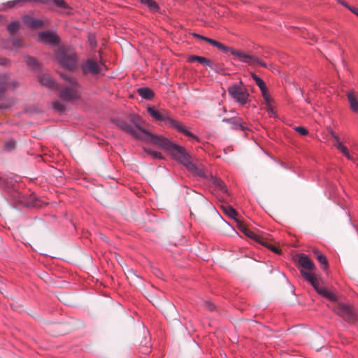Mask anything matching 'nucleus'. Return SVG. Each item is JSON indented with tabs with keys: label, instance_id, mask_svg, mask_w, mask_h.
I'll use <instances>...</instances> for the list:
<instances>
[{
	"label": "nucleus",
	"instance_id": "obj_41",
	"mask_svg": "<svg viewBox=\"0 0 358 358\" xmlns=\"http://www.w3.org/2000/svg\"><path fill=\"white\" fill-rule=\"evenodd\" d=\"M214 308H215L214 305H213V304H211V303H209V304H208V309H209L210 310H214Z\"/></svg>",
	"mask_w": 358,
	"mask_h": 358
},
{
	"label": "nucleus",
	"instance_id": "obj_42",
	"mask_svg": "<svg viewBox=\"0 0 358 358\" xmlns=\"http://www.w3.org/2000/svg\"><path fill=\"white\" fill-rule=\"evenodd\" d=\"M338 2L345 6H348L345 1L343 0H338Z\"/></svg>",
	"mask_w": 358,
	"mask_h": 358
},
{
	"label": "nucleus",
	"instance_id": "obj_17",
	"mask_svg": "<svg viewBox=\"0 0 358 358\" xmlns=\"http://www.w3.org/2000/svg\"><path fill=\"white\" fill-rule=\"evenodd\" d=\"M189 62H198L201 64H203L206 66H209L211 65V62L209 59H208L203 57H199V56H195V55L190 56L189 58Z\"/></svg>",
	"mask_w": 358,
	"mask_h": 358
},
{
	"label": "nucleus",
	"instance_id": "obj_36",
	"mask_svg": "<svg viewBox=\"0 0 358 358\" xmlns=\"http://www.w3.org/2000/svg\"><path fill=\"white\" fill-rule=\"evenodd\" d=\"M55 3L60 7V8H65L66 7V3L64 0H53Z\"/></svg>",
	"mask_w": 358,
	"mask_h": 358
},
{
	"label": "nucleus",
	"instance_id": "obj_45",
	"mask_svg": "<svg viewBox=\"0 0 358 358\" xmlns=\"http://www.w3.org/2000/svg\"><path fill=\"white\" fill-rule=\"evenodd\" d=\"M90 43H91L92 45H95V44H96V43L94 42V41L91 40V39H90Z\"/></svg>",
	"mask_w": 358,
	"mask_h": 358
},
{
	"label": "nucleus",
	"instance_id": "obj_37",
	"mask_svg": "<svg viewBox=\"0 0 358 358\" xmlns=\"http://www.w3.org/2000/svg\"><path fill=\"white\" fill-rule=\"evenodd\" d=\"M333 138L335 141L334 145H335L336 148H337L338 146V144H343V143L341 141L340 138H339L338 134H336L333 137Z\"/></svg>",
	"mask_w": 358,
	"mask_h": 358
},
{
	"label": "nucleus",
	"instance_id": "obj_16",
	"mask_svg": "<svg viewBox=\"0 0 358 358\" xmlns=\"http://www.w3.org/2000/svg\"><path fill=\"white\" fill-rule=\"evenodd\" d=\"M138 93L142 98L147 100H150L154 96L152 90L148 87H141L138 89Z\"/></svg>",
	"mask_w": 358,
	"mask_h": 358
},
{
	"label": "nucleus",
	"instance_id": "obj_7",
	"mask_svg": "<svg viewBox=\"0 0 358 358\" xmlns=\"http://www.w3.org/2000/svg\"><path fill=\"white\" fill-rule=\"evenodd\" d=\"M38 41L50 45H56L59 42L58 36L51 31H43L38 34Z\"/></svg>",
	"mask_w": 358,
	"mask_h": 358
},
{
	"label": "nucleus",
	"instance_id": "obj_33",
	"mask_svg": "<svg viewBox=\"0 0 358 358\" xmlns=\"http://www.w3.org/2000/svg\"><path fill=\"white\" fill-rule=\"evenodd\" d=\"M22 46L20 41L18 39H13L12 41V47L10 48L15 50Z\"/></svg>",
	"mask_w": 358,
	"mask_h": 358
},
{
	"label": "nucleus",
	"instance_id": "obj_14",
	"mask_svg": "<svg viewBox=\"0 0 358 358\" xmlns=\"http://www.w3.org/2000/svg\"><path fill=\"white\" fill-rule=\"evenodd\" d=\"M41 83L48 88H55L56 83L52 79L50 75L44 74L40 78Z\"/></svg>",
	"mask_w": 358,
	"mask_h": 358
},
{
	"label": "nucleus",
	"instance_id": "obj_24",
	"mask_svg": "<svg viewBox=\"0 0 358 358\" xmlns=\"http://www.w3.org/2000/svg\"><path fill=\"white\" fill-rule=\"evenodd\" d=\"M252 79L255 80V82L256 83V84L258 85V87H259L260 90H263V88L264 87V86L266 85L264 82L263 81L262 79H261L259 76H257L256 74L255 73H252Z\"/></svg>",
	"mask_w": 358,
	"mask_h": 358
},
{
	"label": "nucleus",
	"instance_id": "obj_29",
	"mask_svg": "<svg viewBox=\"0 0 358 358\" xmlns=\"http://www.w3.org/2000/svg\"><path fill=\"white\" fill-rule=\"evenodd\" d=\"M314 288L318 294L324 296H325L327 294V292L329 291L327 289L320 287L319 284Z\"/></svg>",
	"mask_w": 358,
	"mask_h": 358
},
{
	"label": "nucleus",
	"instance_id": "obj_43",
	"mask_svg": "<svg viewBox=\"0 0 358 358\" xmlns=\"http://www.w3.org/2000/svg\"><path fill=\"white\" fill-rule=\"evenodd\" d=\"M6 60L5 59H0V64H4Z\"/></svg>",
	"mask_w": 358,
	"mask_h": 358
},
{
	"label": "nucleus",
	"instance_id": "obj_22",
	"mask_svg": "<svg viewBox=\"0 0 358 358\" xmlns=\"http://www.w3.org/2000/svg\"><path fill=\"white\" fill-rule=\"evenodd\" d=\"M224 212L230 217L235 218L237 215L236 210L231 206H226L222 207Z\"/></svg>",
	"mask_w": 358,
	"mask_h": 358
},
{
	"label": "nucleus",
	"instance_id": "obj_3",
	"mask_svg": "<svg viewBox=\"0 0 358 358\" xmlns=\"http://www.w3.org/2000/svg\"><path fill=\"white\" fill-rule=\"evenodd\" d=\"M66 81L65 85L59 90V96L63 100L75 101L80 99L82 89L76 79L72 76L61 74Z\"/></svg>",
	"mask_w": 358,
	"mask_h": 358
},
{
	"label": "nucleus",
	"instance_id": "obj_12",
	"mask_svg": "<svg viewBox=\"0 0 358 358\" xmlns=\"http://www.w3.org/2000/svg\"><path fill=\"white\" fill-rule=\"evenodd\" d=\"M299 263L303 268L308 270H313L315 268L313 262L304 254L299 255Z\"/></svg>",
	"mask_w": 358,
	"mask_h": 358
},
{
	"label": "nucleus",
	"instance_id": "obj_27",
	"mask_svg": "<svg viewBox=\"0 0 358 358\" xmlns=\"http://www.w3.org/2000/svg\"><path fill=\"white\" fill-rule=\"evenodd\" d=\"M145 151L154 159H162V155L159 152L145 149Z\"/></svg>",
	"mask_w": 358,
	"mask_h": 358
},
{
	"label": "nucleus",
	"instance_id": "obj_10",
	"mask_svg": "<svg viewBox=\"0 0 358 358\" xmlns=\"http://www.w3.org/2000/svg\"><path fill=\"white\" fill-rule=\"evenodd\" d=\"M336 313L344 318L350 319L352 315L350 307L345 303H338L336 310Z\"/></svg>",
	"mask_w": 358,
	"mask_h": 358
},
{
	"label": "nucleus",
	"instance_id": "obj_40",
	"mask_svg": "<svg viewBox=\"0 0 358 358\" xmlns=\"http://www.w3.org/2000/svg\"><path fill=\"white\" fill-rule=\"evenodd\" d=\"M328 131L332 138L336 134L331 128H328Z\"/></svg>",
	"mask_w": 358,
	"mask_h": 358
},
{
	"label": "nucleus",
	"instance_id": "obj_4",
	"mask_svg": "<svg viewBox=\"0 0 358 358\" xmlns=\"http://www.w3.org/2000/svg\"><path fill=\"white\" fill-rule=\"evenodd\" d=\"M57 61L64 68L73 71L77 66V57L72 48H61L55 55Z\"/></svg>",
	"mask_w": 358,
	"mask_h": 358
},
{
	"label": "nucleus",
	"instance_id": "obj_38",
	"mask_svg": "<svg viewBox=\"0 0 358 358\" xmlns=\"http://www.w3.org/2000/svg\"><path fill=\"white\" fill-rule=\"evenodd\" d=\"M325 297L330 299L331 301H335L336 299V296L329 291H328L327 294L325 296Z\"/></svg>",
	"mask_w": 358,
	"mask_h": 358
},
{
	"label": "nucleus",
	"instance_id": "obj_23",
	"mask_svg": "<svg viewBox=\"0 0 358 358\" xmlns=\"http://www.w3.org/2000/svg\"><path fill=\"white\" fill-rule=\"evenodd\" d=\"M142 3L146 4L152 10H157L158 6L153 0H141Z\"/></svg>",
	"mask_w": 358,
	"mask_h": 358
},
{
	"label": "nucleus",
	"instance_id": "obj_26",
	"mask_svg": "<svg viewBox=\"0 0 358 358\" xmlns=\"http://www.w3.org/2000/svg\"><path fill=\"white\" fill-rule=\"evenodd\" d=\"M18 29H19V24L16 22L10 23L8 25V29L11 34H13L14 33H15Z\"/></svg>",
	"mask_w": 358,
	"mask_h": 358
},
{
	"label": "nucleus",
	"instance_id": "obj_13",
	"mask_svg": "<svg viewBox=\"0 0 358 358\" xmlns=\"http://www.w3.org/2000/svg\"><path fill=\"white\" fill-rule=\"evenodd\" d=\"M348 100L349 101L350 108L354 112L358 111V100L357 97L353 92H349L347 94Z\"/></svg>",
	"mask_w": 358,
	"mask_h": 358
},
{
	"label": "nucleus",
	"instance_id": "obj_15",
	"mask_svg": "<svg viewBox=\"0 0 358 358\" xmlns=\"http://www.w3.org/2000/svg\"><path fill=\"white\" fill-rule=\"evenodd\" d=\"M301 273L303 277L313 285V287H315L319 284V282L314 273L304 271H301Z\"/></svg>",
	"mask_w": 358,
	"mask_h": 358
},
{
	"label": "nucleus",
	"instance_id": "obj_9",
	"mask_svg": "<svg viewBox=\"0 0 358 358\" xmlns=\"http://www.w3.org/2000/svg\"><path fill=\"white\" fill-rule=\"evenodd\" d=\"M222 121L229 123L232 129L245 130L248 128L245 122L239 117L223 119Z\"/></svg>",
	"mask_w": 358,
	"mask_h": 358
},
{
	"label": "nucleus",
	"instance_id": "obj_25",
	"mask_svg": "<svg viewBox=\"0 0 358 358\" xmlns=\"http://www.w3.org/2000/svg\"><path fill=\"white\" fill-rule=\"evenodd\" d=\"M25 61H26V63L29 66L33 68L34 69H37V67H38V62H37V61L34 58H32V57H27Z\"/></svg>",
	"mask_w": 358,
	"mask_h": 358
},
{
	"label": "nucleus",
	"instance_id": "obj_8",
	"mask_svg": "<svg viewBox=\"0 0 358 358\" xmlns=\"http://www.w3.org/2000/svg\"><path fill=\"white\" fill-rule=\"evenodd\" d=\"M101 64L96 62L93 59H88L83 66L85 73H97L101 71Z\"/></svg>",
	"mask_w": 358,
	"mask_h": 358
},
{
	"label": "nucleus",
	"instance_id": "obj_35",
	"mask_svg": "<svg viewBox=\"0 0 358 358\" xmlns=\"http://www.w3.org/2000/svg\"><path fill=\"white\" fill-rule=\"evenodd\" d=\"M215 183H216V185L217 186V187L220 188V189L221 191H222V192L227 191L224 184L221 180H216Z\"/></svg>",
	"mask_w": 358,
	"mask_h": 358
},
{
	"label": "nucleus",
	"instance_id": "obj_18",
	"mask_svg": "<svg viewBox=\"0 0 358 358\" xmlns=\"http://www.w3.org/2000/svg\"><path fill=\"white\" fill-rule=\"evenodd\" d=\"M206 41L209 43L210 45L217 48L219 50L224 51V52H227V51L230 52V50H231V48L226 47L225 45L220 43V42H217V41H216L213 39L209 38H207Z\"/></svg>",
	"mask_w": 358,
	"mask_h": 358
},
{
	"label": "nucleus",
	"instance_id": "obj_21",
	"mask_svg": "<svg viewBox=\"0 0 358 358\" xmlns=\"http://www.w3.org/2000/svg\"><path fill=\"white\" fill-rule=\"evenodd\" d=\"M313 252L316 255L317 261L322 265H323L324 267V269H326L327 268V266H328L327 258L322 254H320L317 250H314Z\"/></svg>",
	"mask_w": 358,
	"mask_h": 358
},
{
	"label": "nucleus",
	"instance_id": "obj_28",
	"mask_svg": "<svg viewBox=\"0 0 358 358\" xmlns=\"http://www.w3.org/2000/svg\"><path fill=\"white\" fill-rule=\"evenodd\" d=\"M54 109L58 112H62L64 110V106L59 101H55L52 103Z\"/></svg>",
	"mask_w": 358,
	"mask_h": 358
},
{
	"label": "nucleus",
	"instance_id": "obj_47",
	"mask_svg": "<svg viewBox=\"0 0 358 358\" xmlns=\"http://www.w3.org/2000/svg\"><path fill=\"white\" fill-rule=\"evenodd\" d=\"M357 16H358V13H357Z\"/></svg>",
	"mask_w": 358,
	"mask_h": 358
},
{
	"label": "nucleus",
	"instance_id": "obj_44",
	"mask_svg": "<svg viewBox=\"0 0 358 358\" xmlns=\"http://www.w3.org/2000/svg\"><path fill=\"white\" fill-rule=\"evenodd\" d=\"M8 3L10 5V7H11V6H14L15 2H14V1H10V2H8Z\"/></svg>",
	"mask_w": 358,
	"mask_h": 358
},
{
	"label": "nucleus",
	"instance_id": "obj_11",
	"mask_svg": "<svg viewBox=\"0 0 358 358\" xmlns=\"http://www.w3.org/2000/svg\"><path fill=\"white\" fill-rule=\"evenodd\" d=\"M237 222V226L239 230H241L245 236L250 237V238L257 241L260 242V237L255 234L253 231L250 230L247 227L243 224L241 222L236 221Z\"/></svg>",
	"mask_w": 358,
	"mask_h": 358
},
{
	"label": "nucleus",
	"instance_id": "obj_2",
	"mask_svg": "<svg viewBox=\"0 0 358 358\" xmlns=\"http://www.w3.org/2000/svg\"><path fill=\"white\" fill-rule=\"evenodd\" d=\"M148 112L155 120L164 122L166 125L173 127L177 131L182 133L185 136H188L191 140L197 141L196 136H194L180 122L171 117L166 110H159L155 107H148Z\"/></svg>",
	"mask_w": 358,
	"mask_h": 358
},
{
	"label": "nucleus",
	"instance_id": "obj_31",
	"mask_svg": "<svg viewBox=\"0 0 358 358\" xmlns=\"http://www.w3.org/2000/svg\"><path fill=\"white\" fill-rule=\"evenodd\" d=\"M28 24L31 27H39L42 25V22L39 20H32L28 22Z\"/></svg>",
	"mask_w": 358,
	"mask_h": 358
},
{
	"label": "nucleus",
	"instance_id": "obj_34",
	"mask_svg": "<svg viewBox=\"0 0 358 358\" xmlns=\"http://www.w3.org/2000/svg\"><path fill=\"white\" fill-rule=\"evenodd\" d=\"M15 146V142L13 141H9L5 143V147L8 150H10Z\"/></svg>",
	"mask_w": 358,
	"mask_h": 358
},
{
	"label": "nucleus",
	"instance_id": "obj_30",
	"mask_svg": "<svg viewBox=\"0 0 358 358\" xmlns=\"http://www.w3.org/2000/svg\"><path fill=\"white\" fill-rule=\"evenodd\" d=\"M259 243H261L262 244L264 245L266 248H268L271 250L273 251L274 252L280 253V250L278 248H276L275 246L272 245L271 244L266 243L263 241H262L261 239H260V242Z\"/></svg>",
	"mask_w": 358,
	"mask_h": 358
},
{
	"label": "nucleus",
	"instance_id": "obj_39",
	"mask_svg": "<svg viewBox=\"0 0 358 358\" xmlns=\"http://www.w3.org/2000/svg\"><path fill=\"white\" fill-rule=\"evenodd\" d=\"M192 36L194 37V38H199V39H201V40H203L206 41L207 37H205L202 35H200L199 34H196V33H193L192 34Z\"/></svg>",
	"mask_w": 358,
	"mask_h": 358
},
{
	"label": "nucleus",
	"instance_id": "obj_20",
	"mask_svg": "<svg viewBox=\"0 0 358 358\" xmlns=\"http://www.w3.org/2000/svg\"><path fill=\"white\" fill-rule=\"evenodd\" d=\"M261 92H262V96H263L264 100L266 101V102L267 103L268 111H272V108H271V106L270 104V102L271 101V99L268 95V90H267L266 85L264 86L263 90H261Z\"/></svg>",
	"mask_w": 358,
	"mask_h": 358
},
{
	"label": "nucleus",
	"instance_id": "obj_32",
	"mask_svg": "<svg viewBox=\"0 0 358 358\" xmlns=\"http://www.w3.org/2000/svg\"><path fill=\"white\" fill-rule=\"evenodd\" d=\"M294 130L297 132H299L302 136H306L308 134V130L302 127H296L294 128Z\"/></svg>",
	"mask_w": 358,
	"mask_h": 358
},
{
	"label": "nucleus",
	"instance_id": "obj_19",
	"mask_svg": "<svg viewBox=\"0 0 358 358\" xmlns=\"http://www.w3.org/2000/svg\"><path fill=\"white\" fill-rule=\"evenodd\" d=\"M348 160L354 161L355 159L350 153L348 148L343 144H338V146L336 148Z\"/></svg>",
	"mask_w": 358,
	"mask_h": 358
},
{
	"label": "nucleus",
	"instance_id": "obj_6",
	"mask_svg": "<svg viewBox=\"0 0 358 358\" xmlns=\"http://www.w3.org/2000/svg\"><path fill=\"white\" fill-rule=\"evenodd\" d=\"M228 92L231 98L240 105L243 106L246 103L249 94L243 87L233 85L229 87Z\"/></svg>",
	"mask_w": 358,
	"mask_h": 358
},
{
	"label": "nucleus",
	"instance_id": "obj_46",
	"mask_svg": "<svg viewBox=\"0 0 358 358\" xmlns=\"http://www.w3.org/2000/svg\"><path fill=\"white\" fill-rule=\"evenodd\" d=\"M350 10H351L354 13H355V14L357 15V13H357V12H356V10H352V9H350Z\"/></svg>",
	"mask_w": 358,
	"mask_h": 358
},
{
	"label": "nucleus",
	"instance_id": "obj_5",
	"mask_svg": "<svg viewBox=\"0 0 358 358\" xmlns=\"http://www.w3.org/2000/svg\"><path fill=\"white\" fill-rule=\"evenodd\" d=\"M230 52L231 53V55L238 57L241 62L247 63L249 65L254 66H267L265 62L261 61L255 55H250L247 52L236 50L234 49L230 50Z\"/></svg>",
	"mask_w": 358,
	"mask_h": 358
},
{
	"label": "nucleus",
	"instance_id": "obj_1",
	"mask_svg": "<svg viewBox=\"0 0 358 358\" xmlns=\"http://www.w3.org/2000/svg\"><path fill=\"white\" fill-rule=\"evenodd\" d=\"M117 127L136 138L143 140L167 151L175 159L182 163L189 171L199 174L200 171L190 162L189 156L185 150L165 137L150 133L141 127L138 116L132 115L129 118L117 121Z\"/></svg>",
	"mask_w": 358,
	"mask_h": 358
}]
</instances>
